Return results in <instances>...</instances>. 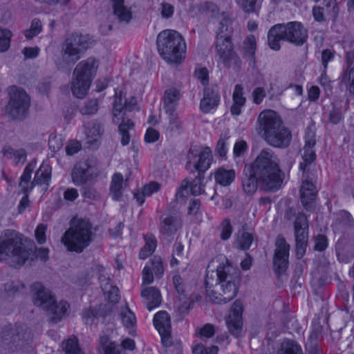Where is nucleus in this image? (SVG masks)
Listing matches in <instances>:
<instances>
[{"label":"nucleus","mask_w":354,"mask_h":354,"mask_svg":"<svg viewBox=\"0 0 354 354\" xmlns=\"http://www.w3.org/2000/svg\"><path fill=\"white\" fill-rule=\"evenodd\" d=\"M249 174L244 173L242 187L247 194H253L262 184L269 192L279 190L283 182L284 174L279 167V160L272 150L263 149L249 168Z\"/></svg>","instance_id":"f257e3e1"},{"label":"nucleus","mask_w":354,"mask_h":354,"mask_svg":"<svg viewBox=\"0 0 354 354\" xmlns=\"http://www.w3.org/2000/svg\"><path fill=\"white\" fill-rule=\"evenodd\" d=\"M259 133L269 145L279 149L290 146L292 140L290 130L283 125L277 112L272 110L262 111L257 119Z\"/></svg>","instance_id":"f03ea898"},{"label":"nucleus","mask_w":354,"mask_h":354,"mask_svg":"<svg viewBox=\"0 0 354 354\" xmlns=\"http://www.w3.org/2000/svg\"><path fill=\"white\" fill-rule=\"evenodd\" d=\"M31 250L23 242V235L7 230L0 237V261L11 258L19 266L24 265L29 259Z\"/></svg>","instance_id":"7ed1b4c3"},{"label":"nucleus","mask_w":354,"mask_h":354,"mask_svg":"<svg viewBox=\"0 0 354 354\" xmlns=\"http://www.w3.org/2000/svg\"><path fill=\"white\" fill-rule=\"evenodd\" d=\"M34 304L48 312L52 322L56 324L66 315L69 304L64 301L57 303L50 292L39 282L31 286Z\"/></svg>","instance_id":"20e7f679"},{"label":"nucleus","mask_w":354,"mask_h":354,"mask_svg":"<svg viewBox=\"0 0 354 354\" xmlns=\"http://www.w3.org/2000/svg\"><path fill=\"white\" fill-rule=\"evenodd\" d=\"M191 12L195 15H204L211 18L212 22L218 21L216 31V41L218 44L232 42V29L230 26V19L227 14L220 12L218 7L212 2H205L194 6Z\"/></svg>","instance_id":"39448f33"},{"label":"nucleus","mask_w":354,"mask_h":354,"mask_svg":"<svg viewBox=\"0 0 354 354\" xmlns=\"http://www.w3.org/2000/svg\"><path fill=\"white\" fill-rule=\"evenodd\" d=\"M93 239V233L91 223L88 221L80 219L65 232L62 241L68 250L81 253L91 244Z\"/></svg>","instance_id":"423d86ee"},{"label":"nucleus","mask_w":354,"mask_h":354,"mask_svg":"<svg viewBox=\"0 0 354 354\" xmlns=\"http://www.w3.org/2000/svg\"><path fill=\"white\" fill-rule=\"evenodd\" d=\"M230 270L226 272H220L218 276V284L221 292L214 290L212 296L209 297L216 304H225L232 300L236 295L238 287L236 286V277L230 273Z\"/></svg>","instance_id":"0eeeda50"},{"label":"nucleus","mask_w":354,"mask_h":354,"mask_svg":"<svg viewBox=\"0 0 354 354\" xmlns=\"http://www.w3.org/2000/svg\"><path fill=\"white\" fill-rule=\"evenodd\" d=\"M30 99L24 90L16 88L7 106V113L13 119L21 120L27 115Z\"/></svg>","instance_id":"6e6552de"},{"label":"nucleus","mask_w":354,"mask_h":354,"mask_svg":"<svg viewBox=\"0 0 354 354\" xmlns=\"http://www.w3.org/2000/svg\"><path fill=\"white\" fill-rule=\"evenodd\" d=\"M86 48L80 46H62L59 55L55 59V64L58 69H67L70 72L69 67L79 60Z\"/></svg>","instance_id":"1a4fd4ad"},{"label":"nucleus","mask_w":354,"mask_h":354,"mask_svg":"<svg viewBox=\"0 0 354 354\" xmlns=\"http://www.w3.org/2000/svg\"><path fill=\"white\" fill-rule=\"evenodd\" d=\"M98 174L97 169L87 161L75 164L71 172V181L76 186H81L91 180Z\"/></svg>","instance_id":"9d476101"},{"label":"nucleus","mask_w":354,"mask_h":354,"mask_svg":"<svg viewBox=\"0 0 354 354\" xmlns=\"http://www.w3.org/2000/svg\"><path fill=\"white\" fill-rule=\"evenodd\" d=\"M308 223L304 213H299L295 221V235L297 255L303 256L308 243Z\"/></svg>","instance_id":"9b49d317"},{"label":"nucleus","mask_w":354,"mask_h":354,"mask_svg":"<svg viewBox=\"0 0 354 354\" xmlns=\"http://www.w3.org/2000/svg\"><path fill=\"white\" fill-rule=\"evenodd\" d=\"M316 144L315 133L308 131L305 136V145L304 147V153L302 155L303 161L299 164L300 171H302L303 176L308 174L309 167L315 158L316 154L314 147Z\"/></svg>","instance_id":"f8f14e48"},{"label":"nucleus","mask_w":354,"mask_h":354,"mask_svg":"<svg viewBox=\"0 0 354 354\" xmlns=\"http://www.w3.org/2000/svg\"><path fill=\"white\" fill-rule=\"evenodd\" d=\"M290 245L285 239L278 236L276 241V249L273 259L274 266L279 273L284 271L288 264Z\"/></svg>","instance_id":"ddd939ff"},{"label":"nucleus","mask_w":354,"mask_h":354,"mask_svg":"<svg viewBox=\"0 0 354 354\" xmlns=\"http://www.w3.org/2000/svg\"><path fill=\"white\" fill-rule=\"evenodd\" d=\"M242 304L240 301L236 300L234 302L226 319V324L230 333L236 337L241 335L242 330Z\"/></svg>","instance_id":"4468645a"},{"label":"nucleus","mask_w":354,"mask_h":354,"mask_svg":"<svg viewBox=\"0 0 354 354\" xmlns=\"http://www.w3.org/2000/svg\"><path fill=\"white\" fill-rule=\"evenodd\" d=\"M302 185L300 189L301 201L306 210H311L314 208V203L317 196L315 186L308 180V174L302 175Z\"/></svg>","instance_id":"2eb2a0df"},{"label":"nucleus","mask_w":354,"mask_h":354,"mask_svg":"<svg viewBox=\"0 0 354 354\" xmlns=\"http://www.w3.org/2000/svg\"><path fill=\"white\" fill-rule=\"evenodd\" d=\"M97 68V61L93 57H89L80 62L76 66L73 71V76H80V77L91 82L93 78L96 74Z\"/></svg>","instance_id":"dca6fc26"},{"label":"nucleus","mask_w":354,"mask_h":354,"mask_svg":"<svg viewBox=\"0 0 354 354\" xmlns=\"http://www.w3.org/2000/svg\"><path fill=\"white\" fill-rule=\"evenodd\" d=\"M160 56L168 63H180L184 59L186 46H157Z\"/></svg>","instance_id":"f3484780"},{"label":"nucleus","mask_w":354,"mask_h":354,"mask_svg":"<svg viewBox=\"0 0 354 354\" xmlns=\"http://www.w3.org/2000/svg\"><path fill=\"white\" fill-rule=\"evenodd\" d=\"M220 94L217 87H207L204 89L203 97L201 100L200 108L203 113H209L219 104Z\"/></svg>","instance_id":"a211bd4d"},{"label":"nucleus","mask_w":354,"mask_h":354,"mask_svg":"<svg viewBox=\"0 0 354 354\" xmlns=\"http://www.w3.org/2000/svg\"><path fill=\"white\" fill-rule=\"evenodd\" d=\"M287 41L292 43L303 44L307 37V30L299 21H290L286 24Z\"/></svg>","instance_id":"6ab92c4d"},{"label":"nucleus","mask_w":354,"mask_h":354,"mask_svg":"<svg viewBox=\"0 0 354 354\" xmlns=\"http://www.w3.org/2000/svg\"><path fill=\"white\" fill-rule=\"evenodd\" d=\"M180 227V221L175 215L164 214L160 218V232L164 236L174 235Z\"/></svg>","instance_id":"aec40b11"},{"label":"nucleus","mask_w":354,"mask_h":354,"mask_svg":"<svg viewBox=\"0 0 354 354\" xmlns=\"http://www.w3.org/2000/svg\"><path fill=\"white\" fill-rule=\"evenodd\" d=\"M141 296L146 308L152 310L161 304V295L159 290L155 287H147L142 290Z\"/></svg>","instance_id":"412c9836"},{"label":"nucleus","mask_w":354,"mask_h":354,"mask_svg":"<svg viewBox=\"0 0 354 354\" xmlns=\"http://www.w3.org/2000/svg\"><path fill=\"white\" fill-rule=\"evenodd\" d=\"M85 133L87 143L92 147H97L103 133L102 125L97 121H91L85 124Z\"/></svg>","instance_id":"4be33fe9"},{"label":"nucleus","mask_w":354,"mask_h":354,"mask_svg":"<svg viewBox=\"0 0 354 354\" xmlns=\"http://www.w3.org/2000/svg\"><path fill=\"white\" fill-rule=\"evenodd\" d=\"M180 99V91L176 88H169L165 91L163 109L165 113L176 112Z\"/></svg>","instance_id":"5701e85b"},{"label":"nucleus","mask_w":354,"mask_h":354,"mask_svg":"<svg viewBox=\"0 0 354 354\" xmlns=\"http://www.w3.org/2000/svg\"><path fill=\"white\" fill-rule=\"evenodd\" d=\"M232 100L233 103L230 108L231 113L233 115H239L241 113L242 108L246 102V98L243 97V87L241 84L235 86Z\"/></svg>","instance_id":"b1692460"},{"label":"nucleus","mask_w":354,"mask_h":354,"mask_svg":"<svg viewBox=\"0 0 354 354\" xmlns=\"http://www.w3.org/2000/svg\"><path fill=\"white\" fill-rule=\"evenodd\" d=\"M185 43L182 35L174 30H165L157 37V44H182Z\"/></svg>","instance_id":"393cba45"},{"label":"nucleus","mask_w":354,"mask_h":354,"mask_svg":"<svg viewBox=\"0 0 354 354\" xmlns=\"http://www.w3.org/2000/svg\"><path fill=\"white\" fill-rule=\"evenodd\" d=\"M227 270H231L229 266H220L217 268L216 271H208L206 274L205 278V288H206V293L209 297L212 296V292H214V286L218 287V276L220 274V272H222V270H223V272H226Z\"/></svg>","instance_id":"a878e982"},{"label":"nucleus","mask_w":354,"mask_h":354,"mask_svg":"<svg viewBox=\"0 0 354 354\" xmlns=\"http://www.w3.org/2000/svg\"><path fill=\"white\" fill-rule=\"evenodd\" d=\"M153 324L159 333H171V321L167 312L160 311L153 317Z\"/></svg>","instance_id":"bb28decb"},{"label":"nucleus","mask_w":354,"mask_h":354,"mask_svg":"<svg viewBox=\"0 0 354 354\" xmlns=\"http://www.w3.org/2000/svg\"><path fill=\"white\" fill-rule=\"evenodd\" d=\"M198 160L194 164V167L195 170L198 171V174H203L207 170L212 161V150L209 147H206L200 152Z\"/></svg>","instance_id":"cd10ccee"},{"label":"nucleus","mask_w":354,"mask_h":354,"mask_svg":"<svg viewBox=\"0 0 354 354\" xmlns=\"http://www.w3.org/2000/svg\"><path fill=\"white\" fill-rule=\"evenodd\" d=\"M287 31L285 24H278L273 26L268 31V41L270 44H275L280 41H287Z\"/></svg>","instance_id":"c85d7f7f"},{"label":"nucleus","mask_w":354,"mask_h":354,"mask_svg":"<svg viewBox=\"0 0 354 354\" xmlns=\"http://www.w3.org/2000/svg\"><path fill=\"white\" fill-rule=\"evenodd\" d=\"M114 15L120 21L128 22L132 17L131 10L125 6L124 0H111Z\"/></svg>","instance_id":"c756f323"},{"label":"nucleus","mask_w":354,"mask_h":354,"mask_svg":"<svg viewBox=\"0 0 354 354\" xmlns=\"http://www.w3.org/2000/svg\"><path fill=\"white\" fill-rule=\"evenodd\" d=\"M74 77L75 78L72 82V93L76 97L83 98L86 95L91 82L80 77V76Z\"/></svg>","instance_id":"7c9ffc66"},{"label":"nucleus","mask_w":354,"mask_h":354,"mask_svg":"<svg viewBox=\"0 0 354 354\" xmlns=\"http://www.w3.org/2000/svg\"><path fill=\"white\" fill-rule=\"evenodd\" d=\"M51 179V168L48 165L41 166L36 171L33 183L37 185H44V189L46 190Z\"/></svg>","instance_id":"2f4dec72"},{"label":"nucleus","mask_w":354,"mask_h":354,"mask_svg":"<svg viewBox=\"0 0 354 354\" xmlns=\"http://www.w3.org/2000/svg\"><path fill=\"white\" fill-rule=\"evenodd\" d=\"M216 47L217 53L225 65L230 66L232 64L236 62L237 56L232 46H216Z\"/></svg>","instance_id":"473e14b6"},{"label":"nucleus","mask_w":354,"mask_h":354,"mask_svg":"<svg viewBox=\"0 0 354 354\" xmlns=\"http://www.w3.org/2000/svg\"><path fill=\"white\" fill-rule=\"evenodd\" d=\"M100 280L102 290L105 295H107L109 301L117 303L120 298L119 289L116 286L109 284V279H106L104 276L100 277Z\"/></svg>","instance_id":"72a5a7b5"},{"label":"nucleus","mask_w":354,"mask_h":354,"mask_svg":"<svg viewBox=\"0 0 354 354\" xmlns=\"http://www.w3.org/2000/svg\"><path fill=\"white\" fill-rule=\"evenodd\" d=\"M124 178L120 173H115L111 178L110 192L114 201H120L122 198V184Z\"/></svg>","instance_id":"f704fd0d"},{"label":"nucleus","mask_w":354,"mask_h":354,"mask_svg":"<svg viewBox=\"0 0 354 354\" xmlns=\"http://www.w3.org/2000/svg\"><path fill=\"white\" fill-rule=\"evenodd\" d=\"M215 180L222 186L230 185L235 178V171L233 169L219 168L214 175Z\"/></svg>","instance_id":"c9c22d12"},{"label":"nucleus","mask_w":354,"mask_h":354,"mask_svg":"<svg viewBox=\"0 0 354 354\" xmlns=\"http://www.w3.org/2000/svg\"><path fill=\"white\" fill-rule=\"evenodd\" d=\"M145 244L139 252V258L145 259L149 257L156 250L157 246V240L152 234L145 236Z\"/></svg>","instance_id":"e433bc0d"},{"label":"nucleus","mask_w":354,"mask_h":354,"mask_svg":"<svg viewBox=\"0 0 354 354\" xmlns=\"http://www.w3.org/2000/svg\"><path fill=\"white\" fill-rule=\"evenodd\" d=\"M62 350L64 354H85L80 346L77 337H70L62 343Z\"/></svg>","instance_id":"4c0bfd02"},{"label":"nucleus","mask_w":354,"mask_h":354,"mask_svg":"<svg viewBox=\"0 0 354 354\" xmlns=\"http://www.w3.org/2000/svg\"><path fill=\"white\" fill-rule=\"evenodd\" d=\"M277 354H303V351L299 344L288 339L281 344Z\"/></svg>","instance_id":"58836bf2"},{"label":"nucleus","mask_w":354,"mask_h":354,"mask_svg":"<svg viewBox=\"0 0 354 354\" xmlns=\"http://www.w3.org/2000/svg\"><path fill=\"white\" fill-rule=\"evenodd\" d=\"M134 127L133 122L131 120L123 119L119 125V132L121 135V144L123 146L127 145L130 142V135L129 131L133 129Z\"/></svg>","instance_id":"ea45409f"},{"label":"nucleus","mask_w":354,"mask_h":354,"mask_svg":"<svg viewBox=\"0 0 354 354\" xmlns=\"http://www.w3.org/2000/svg\"><path fill=\"white\" fill-rule=\"evenodd\" d=\"M2 152L6 158H14L17 163L20 161H25L26 158V152L24 149H15L10 147H5Z\"/></svg>","instance_id":"a19ab883"},{"label":"nucleus","mask_w":354,"mask_h":354,"mask_svg":"<svg viewBox=\"0 0 354 354\" xmlns=\"http://www.w3.org/2000/svg\"><path fill=\"white\" fill-rule=\"evenodd\" d=\"M254 241L252 233L243 231L241 234L237 236L236 244L237 248L243 250H248Z\"/></svg>","instance_id":"79ce46f5"},{"label":"nucleus","mask_w":354,"mask_h":354,"mask_svg":"<svg viewBox=\"0 0 354 354\" xmlns=\"http://www.w3.org/2000/svg\"><path fill=\"white\" fill-rule=\"evenodd\" d=\"M120 317L123 325L127 328H133L136 324V318L134 313L127 306L121 310Z\"/></svg>","instance_id":"37998d69"},{"label":"nucleus","mask_w":354,"mask_h":354,"mask_svg":"<svg viewBox=\"0 0 354 354\" xmlns=\"http://www.w3.org/2000/svg\"><path fill=\"white\" fill-rule=\"evenodd\" d=\"M342 101L336 100L333 102V109L329 113V120L331 123L337 124L342 119Z\"/></svg>","instance_id":"c03bdc74"},{"label":"nucleus","mask_w":354,"mask_h":354,"mask_svg":"<svg viewBox=\"0 0 354 354\" xmlns=\"http://www.w3.org/2000/svg\"><path fill=\"white\" fill-rule=\"evenodd\" d=\"M341 81L348 88L350 93L354 94V66H347L342 75Z\"/></svg>","instance_id":"a18cd8bd"},{"label":"nucleus","mask_w":354,"mask_h":354,"mask_svg":"<svg viewBox=\"0 0 354 354\" xmlns=\"http://www.w3.org/2000/svg\"><path fill=\"white\" fill-rule=\"evenodd\" d=\"M92 38L88 35L79 32L71 33L66 39V44H86L91 42Z\"/></svg>","instance_id":"49530a36"},{"label":"nucleus","mask_w":354,"mask_h":354,"mask_svg":"<svg viewBox=\"0 0 354 354\" xmlns=\"http://www.w3.org/2000/svg\"><path fill=\"white\" fill-rule=\"evenodd\" d=\"M168 115V130L171 132H180L183 129V124L176 112L166 113Z\"/></svg>","instance_id":"de8ad7c7"},{"label":"nucleus","mask_w":354,"mask_h":354,"mask_svg":"<svg viewBox=\"0 0 354 354\" xmlns=\"http://www.w3.org/2000/svg\"><path fill=\"white\" fill-rule=\"evenodd\" d=\"M218 231L220 232V236L223 241L228 240L232 233L233 228L231 225L230 220L228 218H224L219 227H218Z\"/></svg>","instance_id":"09e8293b"},{"label":"nucleus","mask_w":354,"mask_h":354,"mask_svg":"<svg viewBox=\"0 0 354 354\" xmlns=\"http://www.w3.org/2000/svg\"><path fill=\"white\" fill-rule=\"evenodd\" d=\"M324 10L326 15L332 19H335L339 13V6L337 0H324Z\"/></svg>","instance_id":"8fccbe9b"},{"label":"nucleus","mask_w":354,"mask_h":354,"mask_svg":"<svg viewBox=\"0 0 354 354\" xmlns=\"http://www.w3.org/2000/svg\"><path fill=\"white\" fill-rule=\"evenodd\" d=\"M204 179V175L202 174H198L197 176L189 183L188 188L192 194L197 196L201 194L203 192V180Z\"/></svg>","instance_id":"3c124183"},{"label":"nucleus","mask_w":354,"mask_h":354,"mask_svg":"<svg viewBox=\"0 0 354 354\" xmlns=\"http://www.w3.org/2000/svg\"><path fill=\"white\" fill-rule=\"evenodd\" d=\"M4 288L8 295H12L17 292H23L26 287L21 281H14L6 283L4 285Z\"/></svg>","instance_id":"603ef678"},{"label":"nucleus","mask_w":354,"mask_h":354,"mask_svg":"<svg viewBox=\"0 0 354 354\" xmlns=\"http://www.w3.org/2000/svg\"><path fill=\"white\" fill-rule=\"evenodd\" d=\"M229 137L221 135L217 142L215 152L221 158H225L227 153V140Z\"/></svg>","instance_id":"864d4df0"},{"label":"nucleus","mask_w":354,"mask_h":354,"mask_svg":"<svg viewBox=\"0 0 354 354\" xmlns=\"http://www.w3.org/2000/svg\"><path fill=\"white\" fill-rule=\"evenodd\" d=\"M237 2L246 12H256L261 7L257 0H237Z\"/></svg>","instance_id":"5fc2aeb1"},{"label":"nucleus","mask_w":354,"mask_h":354,"mask_svg":"<svg viewBox=\"0 0 354 354\" xmlns=\"http://www.w3.org/2000/svg\"><path fill=\"white\" fill-rule=\"evenodd\" d=\"M126 101L124 100L122 92L115 91V100L113 102V115L117 116L118 113L126 108Z\"/></svg>","instance_id":"6e6d98bb"},{"label":"nucleus","mask_w":354,"mask_h":354,"mask_svg":"<svg viewBox=\"0 0 354 354\" xmlns=\"http://www.w3.org/2000/svg\"><path fill=\"white\" fill-rule=\"evenodd\" d=\"M98 110V102L95 99L87 101L82 108L81 112L85 115L95 114Z\"/></svg>","instance_id":"4d7b16f0"},{"label":"nucleus","mask_w":354,"mask_h":354,"mask_svg":"<svg viewBox=\"0 0 354 354\" xmlns=\"http://www.w3.org/2000/svg\"><path fill=\"white\" fill-rule=\"evenodd\" d=\"M41 30V23L39 19H34L32 23L30 29L26 30L25 36L31 39L33 37L37 35Z\"/></svg>","instance_id":"13d9d810"},{"label":"nucleus","mask_w":354,"mask_h":354,"mask_svg":"<svg viewBox=\"0 0 354 354\" xmlns=\"http://www.w3.org/2000/svg\"><path fill=\"white\" fill-rule=\"evenodd\" d=\"M218 347L205 348L202 344L196 345L192 349V354H217Z\"/></svg>","instance_id":"bf43d9fd"},{"label":"nucleus","mask_w":354,"mask_h":354,"mask_svg":"<svg viewBox=\"0 0 354 354\" xmlns=\"http://www.w3.org/2000/svg\"><path fill=\"white\" fill-rule=\"evenodd\" d=\"M312 15L315 21L319 23L324 22L328 18H329L328 16L326 15V12L324 10V8L321 6H314L313 8Z\"/></svg>","instance_id":"052dcab7"},{"label":"nucleus","mask_w":354,"mask_h":354,"mask_svg":"<svg viewBox=\"0 0 354 354\" xmlns=\"http://www.w3.org/2000/svg\"><path fill=\"white\" fill-rule=\"evenodd\" d=\"M248 150V144L244 140L237 141L233 149V154L235 158L243 156Z\"/></svg>","instance_id":"680f3d73"},{"label":"nucleus","mask_w":354,"mask_h":354,"mask_svg":"<svg viewBox=\"0 0 354 354\" xmlns=\"http://www.w3.org/2000/svg\"><path fill=\"white\" fill-rule=\"evenodd\" d=\"M83 197L91 199L98 200L100 198V194L93 187L86 186L82 190Z\"/></svg>","instance_id":"e2e57ef3"},{"label":"nucleus","mask_w":354,"mask_h":354,"mask_svg":"<svg viewBox=\"0 0 354 354\" xmlns=\"http://www.w3.org/2000/svg\"><path fill=\"white\" fill-rule=\"evenodd\" d=\"M195 76L201 81L203 85L209 83V72L205 67H198L195 70Z\"/></svg>","instance_id":"0e129e2a"},{"label":"nucleus","mask_w":354,"mask_h":354,"mask_svg":"<svg viewBox=\"0 0 354 354\" xmlns=\"http://www.w3.org/2000/svg\"><path fill=\"white\" fill-rule=\"evenodd\" d=\"M151 265L152 268L151 269L157 276H161L163 274L164 268L162 259L160 257H154L151 259Z\"/></svg>","instance_id":"69168bd1"},{"label":"nucleus","mask_w":354,"mask_h":354,"mask_svg":"<svg viewBox=\"0 0 354 354\" xmlns=\"http://www.w3.org/2000/svg\"><path fill=\"white\" fill-rule=\"evenodd\" d=\"M160 189V185L157 182H151L150 183L145 185L142 191L143 194L147 196H151L153 193L157 192Z\"/></svg>","instance_id":"338daca9"},{"label":"nucleus","mask_w":354,"mask_h":354,"mask_svg":"<svg viewBox=\"0 0 354 354\" xmlns=\"http://www.w3.org/2000/svg\"><path fill=\"white\" fill-rule=\"evenodd\" d=\"M48 146L53 151L59 150L63 146L62 138L57 136H50L48 139Z\"/></svg>","instance_id":"774afa93"}]
</instances>
